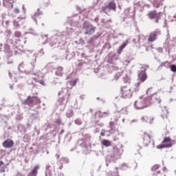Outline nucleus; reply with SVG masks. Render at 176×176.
I'll return each mask as SVG.
<instances>
[{
    "label": "nucleus",
    "mask_w": 176,
    "mask_h": 176,
    "mask_svg": "<svg viewBox=\"0 0 176 176\" xmlns=\"http://www.w3.org/2000/svg\"><path fill=\"white\" fill-rule=\"evenodd\" d=\"M14 13H16V14H19V13H20V10L17 8H15L14 9Z\"/></svg>",
    "instance_id": "nucleus-61"
},
{
    "label": "nucleus",
    "mask_w": 176,
    "mask_h": 176,
    "mask_svg": "<svg viewBox=\"0 0 176 176\" xmlns=\"http://www.w3.org/2000/svg\"><path fill=\"white\" fill-rule=\"evenodd\" d=\"M100 3V0H94L93 3L96 6V5H98Z\"/></svg>",
    "instance_id": "nucleus-63"
},
{
    "label": "nucleus",
    "mask_w": 176,
    "mask_h": 176,
    "mask_svg": "<svg viewBox=\"0 0 176 176\" xmlns=\"http://www.w3.org/2000/svg\"><path fill=\"white\" fill-rule=\"evenodd\" d=\"M171 141V139L170 138H164V139L162 141V144H166V142H170Z\"/></svg>",
    "instance_id": "nucleus-56"
},
{
    "label": "nucleus",
    "mask_w": 176,
    "mask_h": 176,
    "mask_svg": "<svg viewBox=\"0 0 176 176\" xmlns=\"http://www.w3.org/2000/svg\"><path fill=\"white\" fill-rule=\"evenodd\" d=\"M21 102L23 105H38V104H41V99L36 96H29L26 99L22 100Z\"/></svg>",
    "instance_id": "nucleus-9"
},
{
    "label": "nucleus",
    "mask_w": 176,
    "mask_h": 176,
    "mask_svg": "<svg viewBox=\"0 0 176 176\" xmlns=\"http://www.w3.org/2000/svg\"><path fill=\"white\" fill-rule=\"evenodd\" d=\"M47 130H50V132L43 136V138L45 140V141H49V140H52V138H54L56 136V134H57V130L56 129V127H52V125L50 124H49L45 129L46 131Z\"/></svg>",
    "instance_id": "nucleus-10"
},
{
    "label": "nucleus",
    "mask_w": 176,
    "mask_h": 176,
    "mask_svg": "<svg viewBox=\"0 0 176 176\" xmlns=\"http://www.w3.org/2000/svg\"><path fill=\"white\" fill-rule=\"evenodd\" d=\"M102 145H104V146H111V141L104 140L102 141Z\"/></svg>",
    "instance_id": "nucleus-41"
},
{
    "label": "nucleus",
    "mask_w": 176,
    "mask_h": 176,
    "mask_svg": "<svg viewBox=\"0 0 176 176\" xmlns=\"http://www.w3.org/2000/svg\"><path fill=\"white\" fill-rule=\"evenodd\" d=\"M147 16L148 19H150L151 20L155 19V23H159L162 20L160 19V16L156 14V11H151L150 12L148 13Z\"/></svg>",
    "instance_id": "nucleus-15"
},
{
    "label": "nucleus",
    "mask_w": 176,
    "mask_h": 176,
    "mask_svg": "<svg viewBox=\"0 0 176 176\" xmlns=\"http://www.w3.org/2000/svg\"><path fill=\"white\" fill-rule=\"evenodd\" d=\"M16 43V41H13L12 38H9L7 40V44L6 45H9L10 47H12L14 52V54H20L19 50L17 48V46L14 45Z\"/></svg>",
    "instance_id": "nucleus-17"
},
{
    "label": "nucleus",
    "mask_w": 176,
    "mask_h": 176,
    "mask_svg": "<svg viewBox=\"0 0 176 176\" xmlns=\"http://www.w3.org/2000/svg\"><path fill=\"white\" fill-rule=\"evenodd\" d=\"M42 16H43V12L41 11V10L38 8L36 12L32 15V19L34 21L35 23L38 25V20H41V19H42Z\"/></svg>",
    "instance_id": "nucleus-14"
},
{
    "label": "nucleus",
    "mask_w": 176,
    "mask_h": 176,
    "mask_svg": "<svg viewBox=\"0 0 176 176\" xmlns=\"http://www.w3.org/2000/svg\"><path fill=\"white\" fill-rule=\"evenodd\" d=\"M153 5L154 8H160L163 3H162V0H153Z\"/></svg>",
    "instance_id": "nucleus-33"
},
{
    "label": "nucleus",
    "mask_w": 176,
    "mask_h": 176,
    "mask_svg": "<svg viewBox=\"0 0 176 176\" xmlns=\"http://www.w3.org/2000/svg\"><path fill=\"white\" fill-rule=\"evenodd\" d=\"M69 85L72 86V87H74L76 85V80L69 81Z\"/></svg>",
    "instance_id": "nucleus-58"
},
{
    "label": "nucleus",
    "mask_w": 176,
    "mask_h": 176,
    "mask_svg": "<svg viewBox=\"0 0 176 176\" xmlns=\"http://www.w3.org/2000/svg\"><path fill=\"white\" fill-rule=\"evenodd\" d=\"M13 25L16 30H18V28H20V23H19V21H13Z\"/></svg>",
    "instance_id": "nucleus-46"
},
{
    "label": "nucleus",
    "mask_w": 176,
    "mask_h": 176,
    "mask_svg": "<svg viewBox=\"0 0 176 176\" xmlns=\"http://www.w3.org/2000/svg\"><path fill=\"white\" fill-rule=\"evenodd\" d=\"M173 143L162 144L157 146V149H163V148H171Z\"/></svg>",
    "instance_id": "nucleus-32"
},
{
    "label": "nucleus",
    "mask_w": 176,
    "mask_h": 176,
    "mask_svg": "<svg viewBox=\"0 0 176 176\" xmlns=\"http://www.w3.org/2000/svg\"><path fill=\"white\" fill-rule=\"evenodd\" d=\"M123 82L124 83H130L131 82V79H130V77L129 76H125L124 78H123Z\"/></svg>",
    "instance_id": "nucleus-45"
},
{
    "label": "nucleus",
    "mask_w": 176,
    "mask_h": 176,
    "mask_svg": "<svg viewBox=\"0 0 176 176\" xmlns=\"http://www.w3.org/2000/svg\"><path fill=\"white\" fill-rule=\"evenodd\" d=\"M14 36L15 38H19V39H20V38H21V32L19 31L14 32Z\"/></svg>",
    "instance_id": "nucleus-50"
},
{
    "label": "nucleus",
    "mask_w": 176,
    "mask_h": 176,
    "mask_svg": "<svg viewBox=\"0 0 176 176\" xmlns=\"http://www.w3.org/2000/svg\"><path fill=\"white\" fill-rule=\"evenodd\" d=\"M71 138H72V137L71 136V134L67 133L65 136V142H67V144H68V142H69L71 141Z\"/></svg>",
    "instance_id": "nucleus-42"
},
{
    "label": "nucleus",
    "mask_w": 176,
    "mask_h": 176,
    "mask_svg": "<svg viewBox=\"0 0 176 176\" xmlns=\"http://www.w3.org/2000/svg\"><path fill=\"white\" fill-rule=\"evenodd\" d=\"M152 105V101H151V97H146L144 99H139L135 101L133 107L137 111H141V109H145L148 107Z\"/></svg>",
    "instance_id": "nucleus-4"
},
{
    "label": "nucleus",
    "mask_w": 176,
    "mask_h": 176,
    "mask_svg": "<svg viewBox=\"0 0 176 176\" xmlns=\"http://www.w3.org/2000/svg\"><path fill=\"white\" fill-rule=\"evenodd\" d=\"M55 75L56 76H63V74H64V68L61 66H58L55 68Z\"/></svg>",
    "instance_id": "nucleus-28"
},
{
    "label": "nucleus",
    "mask_w": 176,
    "mask_h": 176,
    "mask_svg": "<svg viewBox=\"0 0 176 176\" xmlns=\"http://www.w3.org/2000/svg\"><path fill=\"white\" fill-rule=\"evenodd\" d=\"M66 116L67 118H72V116H74V111L72 109H69L67 112H66Z\"/></svg>",
    "instance_id": "nucleus-39"
},
{
    "label": "nucleus",
    "mask_w": 176,
    "mask_h": 176,
    "mask_svg": "<svg viewBox=\"0 0 176 176\" xmlns=\"http://www.w3.org/2000/svg\"><path fill=\"white\" fill-rule=\"evenodd\" d=\"M74 123L78 126H80L82 123V121L81 119L77 118L76 120H75Z\"/></svg>",
    "instance_id": "nucleus-48"
},
{
    "label": "nucleus",
    "mask_w": 176,
    "mask_h": 176,
    "mask_svg": "<svg viewBox=\"0 0 176 176\" xmlns=\"http://www.w3.org/2000/svg\"><path fill=\"white\" fill-rule=\"evenodd\" d=\"M138 167V164L137 162H133L131 166H129L128 164H126L123 162L121 164L120 169L121 170H127V168H133V170H135Z\"/></svg>",
    "instance_id": "nucleus-20"
},
{
    "label": "nucleus",
    "mask_w": 176,
    "mask_h": 176,
    "mask_svg": "<svg viewBox=\"0 0 176 176\" xmlns=\"http://www.w3.org/2000/svg\"><path fill=\"white\" fill-rule=\"evenodd\" d=\"M55 176H64V173L58 172V173Z\"/></svg>",
    "instance_id": "nucleus-64"
},
{
    "label": "nucleus",
    "mask_w": 176,
    "mask_h": 176,
    "mask_svg": "<svg viewBox=\"0 0 176 176\" xmlns=\"http://www.w3.org/2000/svg\"><path fill=\"white\" fill-rule=\"evenodd\" d=\"M75 43H76L77 45H83L84 41H83V38H80L79 41H76Z\"/></svg>",
    "instance_id": "nucleus-53"
},
{
    "label": "nucleus",
    "mask_w": 176,
    "mask_h": 176,
    "mask_svg": "<svg viewBox=\"0 0 176 176\" xmlns=\"http://www.w3.org/2000/svg\"><path fill=\"white\" fill-rule=\"evenodd\" d=\"M83 14H76L69 21V24L70 26H67L66 28V32H58L56 35L52 36L50 38V46L53 47H58L60 43L63 42H65L67 39H69V36L75 32V29L72 27H75L76 28H79L80 27V21H83Z\"/></svg>",
    "instance_id": "nucleus-1"
},
{
    "label": "nucleus",
    "mask_w": 176,
    "mask_h": 176,
    "mask_svg": "<svg viewBox=\"0 0 176 176\" xmlns=\"http://www.w3.org/2000/svg\"><path fill=\"white\" fill-rule=\"evenodd\" d=\"M123 153V144L113 146L109 155L106 157V166L108 167L109 163H116Z\"/></svg>",
    "instance_id": "nucleus-2"
},
{
    "label": "nucleus",
    "mask_w": 176,
    "mask_h": 176,
    "mask_svg": "<svg viewBox=\"0 0 176 176\" xmlns=\"http://www.w3.org/2000/svg\"><path fill=\"white\" fill-rule=\"evenodd\" d=\"M55 124H58V126H60L61 124V119L58 118L55 120Z\"/></svg>",
    "instance_id": "nucleus-60"
},
{
    "label": "nucleus",
    "mask_w": 176,
    "mask_h": 176,
    "mask_svg": "<svg viewBox=\"0 0 176 176\" xmlns=\"http://www.w3.org/2000/svg\"><path fill=\"white\" fill-rule=\"evenodd\" d=\"M112 11L116 12V3L114 1H111L107 5L102 6L100 10V13H104L109 16Z\"/></svg>",
    "instance_id": "nucleus-5"
},
{
    "label": "nucleus",
    "mask_w": 176,
    "mask_h": 176,
    "mask_svg": "<svg viewBox=\"0 0 176 176\" xmlns=\"http://www.w3.org/2000/svg\"><path fill=\"white\" fill-rule=\"evenodd\" d=\"M128 109H129V108L124 107L119 112H120V113H122V115H128V113H129Z\"/></svg>",
    "instance_id": "nucleus-40"
},
{
    "label": "nucleus",
    "mask_w": 176,
    "mask_h": 176,
    "mask_svg": "<svg viewBox=\"0 0 176 176\" xmlns=\"http://www.w3.org/2000/svg\"><path fill=\"white\" fill-rule=\"evenodd\" d=\"M24 65H25L24 62H21L19 64V67H18L19 72H23V70H21V69L24 68Z\"/></svg>",
    "instance_id": "nucleus-47"
},
{
    "label": "nucleus",
    "mask_w": 176,
    "mask_h": 176,
    "mask_svg": "<svg viewBox=\"0 0 176 176\" xmlns=\"http://www.w3.org/2000/svg\"><path fill=\"white\" fill-rule=\"evenodd\" d=\"M140 68V69L138 71V79L140 80V82H141V83H144V82L148 79L146 69L149 68V66L146 65H141Z\"/></svg>",
    "instance_id": "nucleus-7"
},
{
    "label": "nucleus",
    "mask_w": 176,
    "mask_h": 176,
    "mask_svg": "<svg viewBox=\"0 0 176 176\" xmlns=\"http://www.w3.org/2000/svg\"><path fill=\"white\" fill-rule=\"evenodd\" d=\"M151 143V135L149 134L144 133L143 135V145L144 146H148Z\"/></svg>",
    "instance_id": "nucleus-23"
},
{
    "label": "nucleus",
    "mask_w": 176,
    "mask_h": 176,
    "mask_svg": "<svg viewBox=\"0 0 176 176\" xmlns=\"http://www.w3.org/2000/svg\"><path fill=\"white\" fill-rule=\"evenodd\" d=\"M41 38L45 41L43 42V45H46V43H47V35L41 36Z\"/></svg>",
    "instance_id": "nucleus-52"
},
{
    "label": "nucleus",
    "mask_w": 176,
    "mask_h": 176,
    "mask_svg": "<svg viewBox=\"0 0 176 176\" xmlns=\"http://www.w3.org/2000/svg\"><path fill=\"white\" fill-rule=\"evenodd\" d=\"M138 6H140V8H143L144 6H145V5L144 4V2L142 1H138L137 3Z\"/></svg>",
    "instance_id": "nucleus-59"
},
{
    "label": "nucleus",
    "mask_w": 176,
    "mask_h": 176,
    "mask_svg": "<svg viewBox=\"0 0 176 176\" xmlns=\"http://www.w3.org/2000/svg\"><path fill=\"white\" fill-rule=\"evenodd\" d=\"M140 85H141V82H140L135 84V86L137 87V88H135V91H138V90H140V89H138V87L140 86Z\"/></svg>",
    "instance_id": "nucleus-62"
},
{
    "label": "nucleus",
    "mask_w": 176,
    "mask_h": 176,
    "mask_svg": "<svg viewBox=\"0 0 176 176\" xmlns=\"http://www.w3.org/2000/svg\"><path fill=\"white\" fill-rule=\"evenodd\" d=\"M38 56L39 57H43V56H45V51L43 50V48L40 50L38 53H34L30 56L32 60V61L30 63V65L31 66L30 71L26 70L25 71V74H31L32 71H34V69L35 68V63H36V58H38Z\"/></svg>",
    "instance_id": "nucleus-6"
},
{
    "label": "nucleus",
    "mask_w": 176,
    "mask_h": 176,
    "mask_svg": "<svg viewBox=\"0 0 176 176\" xmlns=\"http://www.w3.org/2000/svg\"><path fill=\"white\" fill-rule=\"evenodd\" d=\"M76 54L75 53V51L74 50H67L66 51V56H65V59L66 60H72V58H75V56Z\"/></svg>",
    "instance_id": "nucleus-22"
},
{
    "label": "nucleus",
    "mask_w": 176,
    "mask_h": 176,
    "mask_svg": "<svg viewBox=\"0 0 176 176\" xmlns=\"http://www.w3.org/2000/svg\"><path fill=\"white\" fill-rule=\"evenodd\" d=\"M100 36H101V34L98 32L96 34L94 35L91 38V41H96V40L100 38Z\"/></svg>",
    "instance_id": "nucleus-44"
},
{
    "label": "nucleus",
    "mask_w": 176,
    "mask_h": 176,
    "mask_svg": "<svg viewBox=\"0 0 176 176\" xmlns=\"http://www.w3.org/2000/svg\"><path fill=\"white\" fill-rule=\"evenodd\" d=\"M170 71H172V72H176V65H170Z\"/></svg>",
    "instance_id": "nucleus-57"
},
{
    "label": "nucleus",
    "mask_w": 176,
    "mask_h": 176,
    "mask_svg": "<svg viewBox=\"0 0 176 176\" xmlns=\"http://www.w3.org/2000/svg\"><path fill=\"white\" fill-rule=\"evenodd\" d=\"M162 112H164V115H161L162 119L167 118V115H168V110L167 109V107H164V109H162Z\"/></svg>",
    "instance_id": "nucleus-36"
},
{
    "label": "nucleus",
    "mask_w": 176,
    "mask_h": 176,
    "mask_svg": "<svg viewBox=\"0 0 176 176\" xmlns=\"http://www.w3.org/2000/svg\"><path fill=\"white\" fill-rule=\"evenodd\" d=\"M159 167H160L159 164H155L151 168V170L152 171H156V170H159Z\"/></svg>",
    "instance_id": "nucleus-55"
},
{
    "label": "nucleus",
    "mask_w": 176,
    "mask_h": 176,
    "mask_svg": "<svg viewBox=\"0 0 176 176\" xmlns=\"http://www.w3.org/2000/svg\"><path fill=\"white\" fill-rule=\"evenodd\" d=\"M129 44V41H124L117 50L118 54H122V52H123V49L127 46Z\"/></svg>",
    "instance_id": "nucleus-30"
},
{
    "label": "nucleus",
    "mask_w": 176,
    "mask_h": 176,
    "mask_svg": "<svg viewBox=\"0 0 176 176\" xmlns=\"http://www.w3.org/2000/svg\"><path fill=\"white\" fill-rule=\"evenodd\" d=\"M162 67H165V68H168L170 67V63H168V61L162 63L158 67V69H162Z\"/></svg>",
    "instance_id": "nucleus-37"
},
{
    "label": "nucleus",
    "mask_w": 176,
    "mask_h": 176,
    "mask_svg": "<svg viewBox=\"0 0 176 176\" xmlns=\"http://www.w3.org/2000/svg\"><path fill=\"white\" fill-rule=\"evenodd\" d=\"M83 138L79 139L77 142V144L82 148L83 151L89 152L91 149V144L93 142V138L89 133L82 134Z\"/></svg>",
    "instance_id": "nucleus-3"
},
{
    "label": "nucleus",
    "mask_w": 176,
    "mask_h": 176,
    "mask_svg": "<svg viewBox=\"0 0 176 176\" xmlns=\"http://www.w3.org/2000/svg\"><path fill=\"white\" fill-rule=\"evenodd\" d=\"M113 126H115V122H113V121L109 122V129L110 130L109 131V133H110V134H113V133H115V128L113 127Z\"/></svg>",
    "instance_id": "nucleus-34"
},
{
    "label": "nucleus",
    "mask_w": 176,
    "mask_h": 176,
    "mask_svg": "<svg viewBox=\"0 0 176 176\" xmlns=\"http://www.w3.org/2000/svg\"><path fill=\"white\" fill-rule=\"evenodd\" d=\"M45 176H53V170H52V166L50 164H47L45 166Z\"/></svg>",
    "instance_id": "nucleus-27"
},
{
    "label": "nucleus",
    "mask_w": 176,
    "mask_h": 176,
    "mask_svg": "<svg viewBox=\"0 0 176 176\" xmlns=\"http://www.w3.org/2000/svg\"><path fill=\"white\" fill-rule=\"evenodd\" d=\"M38 170H39V165L34 166L28 176H36V174H38Z\"/></svg>",
    "instance_id": "nucleus-31"
},
{
    "label": "nucleus",
    "mask_w": 176,
    "mask_h": 176,
    "mask_svg": "<svg viewBox=\"0 0 176 176\" xmlns=\"http://www.w3.org/2000/svg\"><path fill=\"white\" fill-rule=\"evenodd\" d=\"M150 97V101H151L152 104H155V105H159L162 102V99L160 98V93L156 92L153 94L151 96H148Z\"/></svg>",
    "instance_id": "nucleus-12"
},
{
    "label": "nucleus",
    "mask_w": 176,
    "mask_h": 176,
    "mask_svg": "<svg viewBox=\"0 0 176 176\" xmlns=\"http://www.w3.org/2000/svg\"><path fill=\"white\" fill-rule=\"evenodd\" d=\"M30 118L32 119H38V118H39V114H38V113H32Z\"/></svg>",
    "instance_id": "nucleus-49"
},
{
    "label": "nucleus",
    "mask_w": 176,
    "mask_h": 176,
    "mask_svg": "<svg viewBox=\"0 0 176 176\" xmlns=\"http://www.w3.org/2000/svg\"><path fill=\"white\" fill-rule=\"evenodd\" d=\"M4 34L6 35V36H10V35L12 34V31L9 30H6Z\"/></svg>",
    "instance_id": "nucleus-54"
},
{
    "label": "nucleus",
    "mask_w": 176,
    "mask_h": 176,
    "mask_svg": "<svg viewBox=\"0 0 176 176\" xmlns=\"http://www.w3.org/2000/svg\"><path fill=\"white\" fill-rule=\"evenodd\" d=\"M164 47L165 48L166 52H168V56H170V53H174L175 52V47L174 45L168 43H166L164 44Z\"/></svg>",
    "instance_id": "nucleus-18"
},
{
    "label": "nucleus",
    "mask_w": 176,
    "mask_h": 176,
    "mask_svg": "<svg viewBox=\"0 0 176 176\" xmlns=\"http://www.w3.org/2000/svg\"><path fill=\"white\" fill-rule=\"evenodd\" d=\"M65 105H67L65 98H60L58 102V109H59V111H64V109H65Z\"/></svg>",
    "instance_id": "nucleus-21"
},
{
    "label": "nucleus",
    "mask_w": 176,
    "mask_h": 176,
    "mask_svg": "<svg viewBox=\"0 0 176 176\" xmlns=\"http://www.w3.org/2000/svg\"><path fill=\"white\" fill-rule=\"evenodd\" d=\"M120 118H122V116H120V111H115L113 119L116 124H118V122H120Z\"/></svg>",
    "instance_id": "nucleus-29"
},
{
    "label": "nucleus",
    "mask_w": 176,
    "mask_h": 176,
    "mask_svg": "<svg viewBox=\"0 0 176 176\" xmlns=\"http://www.w3.org/2000/svg\"><path fill=\"white\" fill-rule=\"evenodd\" d=\"M126 86H124L121 88V91H122L121 97L122 98H131L133 97V92L130 88H126Z\"/></svg>",
    "instance_id": "nucleus-13"
},
{
    "label": "nucleus",
    "mask_w": 176,
    "mask_h": 176,
    "mask_svg": "<svg viewBox=\"0 0 176 176\" xmlns=\"http://www.w3.org/2000/svg\"><path fill=\"white\" fill-rule=\"evenodd\" d=\"M106 116H109V111H104L102 115L100 116V118H106Z\"/></svg>",
    "instance_id": "nucleus-51"
},
{
    "label": "nucleus",
    "mask_w": 176,
    "mask_h": 176,
    "mask_svg": "<svg viewBox=\"0 0 176 176\" xmlns=\"http://www.w3.org/2000/svg\"><path fill=\"white\" fill-rule=\"evenodd\" d=\"M13 2H14V0H3V6L8 9H13Z\"/></svg>",
    "instance_id": "nucleus-26"
},
{
    "label": "nucleus",
    "mask_w": 176,
    "mask_h": 176,
    "mask_svg": "<svg viewBox=\"0 0 176 176\" xmlns=\"http://www.w3.org/2000/svg\"><path fill=\"white\" fill-rule=\"evenodd\" d=\"M3 52L6 54V56H7V57H12V56H16L14 54V51L13 52V50H12V49H10V45L5 44Z\"/></svg>",
    "instance_id": "nucleus-19"
},
{
    "label": "nucleus",
    "mask_w": 176,
    "mask_h": 176,
    "mask_svg": "<svg viewBox=\"0 0 176 176\" xmlns=\"http://www.w3.org/2000/svg\"><path fill=\"white\" fill-rule=\"evenodd\" d=\"M8 166H9V164H7L0 167V173H5L6 170H8Z\"/></svg>",
    "instance_id": "nucleus-43"
},
{
    "label": "nucleus",
    "mask_w": 176,
    "mask_h": 176,
    "mask_svg": "<svg viewBox=\"0 0 176 176\" xmlns=\"http://www.w3.org/2000/svg\"><path fill=\"white\" fill-rule=\"evenodd\" d=\"M35 75L36 76H38V78L34 77L33 78L34 80H35V82H38V83H40V85L45 86V81L43 80H39V78H44L45 76L43 74H41L40 72L35 74Z\"/></svg>",
    "instance_id": "nucleus-25"
},
{
    "label": "nucleus",
    "mask_w": 176,
    "mask_h": 176,
    "mask_svg": "<svg viewBox=\"0 0 176 176\" xmlns=\"http://www.w3.org/2000/svg\"><path fill=\"white\" fill-rule=\"evenodd\" d=\"M160 34V30H155L154 32H151L148 38V42H155Z\"/></svg>",
    "instance_id": "nucleus-16"
},
{
    "label": "nucleus",
    "mask_w": 176,
    "mask_h": 176,
    "mask_svg": "<svg viewBox=\"0 0 176 176\" xmlns=\"http://www.w3.org/2000/svg\"><path fill=\"white\" fill-rule=\"evenodd\" d=\"M142 122H144L145 123H148L149 122V124H152V120H153V118H148L146 116L142 117Z\"/></svg>",
    "instance_id": "nucleus-38"
},
{
    "label": "nucleus",
    "mask_w": 176,
    "mask_h": 176,
    "mask_svg": "<svg viewBox=\"0 0 176 176\" xmlns=\"http://www.w3.org/2000/svg\"><path fill=\"white\" fill-rule=\"evenodd\" d=\"M82 31L85 35H93L96 32V27L89 21H85L82 25Z\"/></svg>",
    "instance_id": "nucleus-8"
},
{
    "label": "nucleus",
    "mask_w": 176,
    "mask_h": 176,
    "mask_svg": "<svg viewBox=\"0 0 176 176\" xmlns=\"http://www.w3.org/2000/svg\"><path fill=\"white\" fill-rule=\"evenodd\" d=\"M134 9H131V8H126V10H124V14L125 16H129V14H130V13H131L132 14H134Z\"/></svg>",
    "instance_id": "nucleus-35"
},
{
    "label": "nucleus",
    "mask_w": 176,
    "mask_h": 176,
    "mask_svg": "<svg viewBox=\"0 0 176 176\" xmlns=\"http://www.w3.org/2000/svg\"><path fill=\"white\" fill-rule=\"evenodd\" d=\"M80 56L83 59L78 62V67H80L82 69H87V68H89V65H90V59L87 58V56H86V54H85V52L81 53Z\"/></svg>",
    "instance_id": "nucleus-11"
},
{
    "label": "nucleus",
    "mask_w": 176,
    "mask_h": 176,
    "mask_svg": "<svg viewBox=\"0 0 176 176\" xmlns=\"http://www.w3.org/2000/svg\"><path fill=\"white\" fill-rule=\"evenodd\" d=\"M2 145L3 148H12L13 145H14V142L10 139H7L3 142Z\"/></svg>",
    "instance_id": "nucleus-24"
}]
</instances>
